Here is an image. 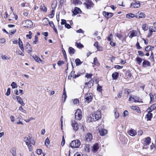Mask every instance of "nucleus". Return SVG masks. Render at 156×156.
Instances as JSON below:
<instances>
[{"instance_id": "obj_29", "label": "nucleus", "mask_w": 156, "mask_h": 156, "mask_svg": "<svg viewBox=\"0 0 156 156\" xmlns=\"http://www.w3.org/2000/svg\"><path fill=\"white\" fill-rule=\"evenodd\" d=\"M75 62L76 66L80 65L82 63V62L80 61L79 58H76L75 60Z\"/></svg>"}, {"instance_id": "obj_2", "label": "nucleus", "mask_w": 156, "mask_h": 156, "mask_svg": "<svg viewBox=\"0 0 156 156\" xmlns=\"http://www.w3.org/2000/svg\"><path fill=\"white\" fill-rule=\"evenodd\" d=\"M80 141L78 140H74L70 144V146L73 148H77L80 145Z\"/></svg>"}, {"instance_id": "obj_54", "label": "nucleus", "mask_w": 156, "mask_h": 156, "mask_svg": "<svg viewBox=\"0 0 156 156\" xmlns=\"http://www.w3.org/2000/svg\"><path fill=\"white\" fill-rule=\"evenodd\" d=\"M10 94V89L9 88H8L7 92L5 94L7 96H9Z\"/></svg>"}, {"instance_id": "obj_61", "label": "nucleus", "mask_w": 156, "mask_h": 156, "mask_svg": "<svg viewBox=\"0 0 156 156\" xmlns=\"http://www.w3.org/2000/svg\"><path fill=\"white\" fill-rule=\"evenodd\" d=\"M65 144V140L64 136H62V141L61 143V145L62 146H63Z\"/></svg>"}, {"instance_id": "obj_36", "label": "nucleus", "mask_w": 156, "mask_h": 156, "mask_svg": "<svg viewBox=\"0 0 156 156\" xmlns=\"http://www.w3.org/2000/svg\"><path fill=\"white\" fill-rule=\"evenodd\" d=\"M142 29L144 31L147 30L148 29V27L146 24H144L142 26Z\"/></svg>"}, {"instance_id": "obj_24", "label": "nucleus", "mask_w": 156, "mask_h": 156, "mask_svg": "<svg viewBox=\"0 0 156 156\" xmlns=\"http://www.w3.org/2000/svg\"><path fill=\"white\" fill-rule=\"evenodd\" d=\"M119 73L117 72H115L113 73L112 75V77L114 80H116L119 76Z\"/></svg>"}, {"instance_id": "obj_23", "label": "nucleus", "mask_w": 156, "mask_h": 156, "mask_svg": "<svg viewBox=\"0 0 156 156\" xmlns=\"http://www.w3.org/2000/svg\"><path fill=\"white\" fill-rule=\"evenodd\" d=\"M33 57L35 59V60L37 62H43L42 60L39 57L36 55L33 56Z\"/></svg>"}, {"instance_id": "obj_17", "label": "nucleus", "mask_w": 156, "mask_h": 156, "mask_svg": "<svg viewBox=\"0 0 156 156\" xmlns=\"http://www.w3.org/2000/svg\"><path fill=\"white\" fill-rule=\"evenodd\" d=\"M142 65L144 67H146L147 66H150V63L148 61L144 60V61L142 63Z\"/></svg>"}, {"instance_id": "obj_26", "label": "nucleus", "mask_w": 156, "mask_h": 156, "mask_svg": "<svg viewBox=\"0 0 156 156\" xmlns=\"http://www.w3.org/2000/svg\"><path fill=\"white\" fill-rule=\"evenodd\" d=\"M73 4L75 5H81L82 4V2L79 0H73Z\"/></svg>"}, {"instance_id": "obj_53", "label": "nucleus", "mask_w": 156, "mask_h": 156, "mask_svg": "<svg viewBox=\"0 0 156 156\" xmlns=\"http://www.w3.org/2000/svg\"><path fill=\"white\" fill-rule=\"evenodd\" d=\"M77 44V46L78 48H82L83 47V45L80 43H76Z\"/></svg>"}, {"instance_id": "obj_44", "label": "nucleus", "mask_w": 156, "mask_h": 156, "mask_svg": "<svg viewBox=\"0 0 156 156\" xmlns=\"http://www.w3.org/2000/svg\"><path fill=\"white\" fill-rule=\"evenodd\" d=\"M50 140H49V139L48 138H47L46 139L45 141V145L46 146H47L49 145V144H50Z\"/></svg>"}, {"instance_id": "obj_56", "label": "nucleus", "mask_w": 156, "mask_h": 156, "mask_svg": "<svg viewBox=\"0 0 156 156\" xmlns=\"http://www.w3.org/2000/svg\"><path fill=\"white\" fill-rule=\"evenodd\" d=\"M122 94V91H120L119 92L118 97L119 98H121V96Z\"/></svg>"}, {"instance_id": "obj_45", "label": "nucleus", "mask_w": 156, "mask_h": 156, "mask_svg": "<svg viewBox=\"0 0 156 156\" xmlns=\"http://www.w3.org/2000/svg\"><path fill=\"white\" fill-rule=\"evenodd\" d=\"M98 42H96L94 43V46L96 48H97L98 51H101V49H99V46H98Z\"/></svg>"}, {"instance_id": "obj_33", "label": "nucleus", "mask_w": 156, "mask_h": 156, "mask_svg": "<svg viewBox=\"0 0 156 156\" xmlns=\"http://www.w3.org/2000/svg\"><path fill=\"white\" fill-rule=\"evenodd\" d=\"M67 98V96L66 94V92L65 90V89H64L63 91V94L62 96V98H64V100L63 101V102H65Z\"/></svg>"}, {"instance_id": "obj_18", "label": "nucleus", "mask_w": 156, "mask_h": 156, "mask_svg": "<svg viewBox=\"0 0 156 156\" xmlns=\"http://www.w3.org/2000/svg\"><path fill=\"white\" fill-rule=\"evenodd\" d=\"M151 142V139L149 137H147L144 141V144L146 145L149 144Z\"/></svg>"}, {"instance_id": "obj_58", "label": "nucleus", "mask_w": 156, "mask_h": 156, "mask_svg": "<svg viewBox=\"0 0 156 156\" xmlns=\"http://www.w3.org/2000/svg\"><path fill=\"white\" fill-rule=\"evenodd\" d=\"M19 109L20 111H21L22 112H23V113H25L26 112V111L24 109H23V107L21 106H20L19 108Z\"/></svg>"}, {"instance_id": "obj_42", "label": "nucleus", "mask_w": 156, "mask_h": 156, "mask_svg": "<svg viewBox=\"0 0 156 156\" xmlns=\"http://www.w3.org/2000/svg\"><path fill=\"white\" fill-rule=\"evenodd\" d=\"M2 58L3 60H9L10 59V57L7 56L5 55H2Z\"/></svg>"}, {"instance_id": "obj_63", "label": "nucleus", "mask_w": 156, "mask_h": 156, "mask_svg": "<svg viewBox=\"0 0 156 156\" xmlns=\"http://www.w3.org/2000/svg\"><path fill=\"white\" fill-rule=\"evenodd\" d=\"M65 1V0H60L59 1V5L62 6Z\"/></svg>"}, {"instance_id": "obj_52", "label": "nucleus", "mask_w": 156, "mask_h": 156, "mask_svg": "<svg viewBox=\"0 0 156 156\" xmlns=\"http://www.w3.org/2000/svg\"><path fill=\"white\" fill-rule=\"evenodd\" d=\"M114 67L117 69H122L123 66H120L119 65H116L114 66Z\"/></svg>"}, {"instance_id": "obj_25", "label": "nucleus", "mask_w": 156, "mask_h": 156, "mask_svg": "<svg viewBox=\"0 0 156 156\" xmlns=\"http://www.w3.org/2000/svg\"><path fill=\"white\" fill-rule=\"evenodd\" d=\"M19 46L20 48L21 49L22 52L24 51V49L23 47V42L22 41L19 42Z\"/></svg>"}, {"instance_id": "obj_37", "label": "nucleus", "mask_w": 156, "mask_h": 156, "mask_svg": "<svg viewBox=\"0 0 156 156\" xmlns=\"http://www.w3.org/2000/svg\"><path fill=\"white\" fill-rule=\"evenodd\" d=\"M11 85L12 87V88L13 89L17 87V84L14 82H12Z\"/></svg>"}, {"instance_id": "obj_6", "label": "nucleus", "mask_w": 156, "mask_h": 156, "mask_svg": "<svg viewBox=\"0 0 156 156\" xmlns=\"http://www.w3.org/2000/svg\"><path fill=\"white\" fill-rule=\"evenodd\" d=\"M24 26L25 27H26L27 28H30L32 27L33 24L31 20H28L24 21Z\"/></svg>"}, {"instance_id": "obj_27", "label": "nucleus", "mask_w": 156, "mask_h": 156, "mask_svg": "<svg viewBox=\"0 0 156 156\" xmlns=\"http://www.w3.org/2000/svg\"><path fill=\"white\" fill-rule=\"evenodd\" d=\"M69 52L70 54H73L75 51V50L72 47H69Z\"/></svg>"}, {"instance_id": "obj_30", "label": "nucleus", "mask_w": 156, "mask_h": 156, "mask_svg": "<svg viewBox=\"0 0 156 156\" xmlns=\"http://www.w3.org/2000/svg\"><path fill=\"white\" fill-rule=\"evenodd\" d=\"M40 9L42 11L45 12H46L47 11V8L44 5H41L40 7Z\"/></svg>"}, {"instance_id": "obj_13", "label": "nucleus", "mask_w": 156, "mask_h": 156, "mask_svg": "<svg viewBox=\"0 0 156 156\" xmlns=\"http://www.w3.org/2000/svg\"><path fill=\"white\" fill-rule=\"evenodd\" d=\"M135 2L131 3L130 7L131 8H137L140 6V4L139 2Z\"/></svg>"}, {"instance_id": "obj_62", "label": "nucleus", "mask_w": 156, "mask_h": 156, "mask_svg": "<svg viewBox=\"0 0 156 156\" xmlns=\"http://www.w3.org/2000/svg\"><path fill=\"white\" fill-rule=\"evenodd\" d=\"M24 140L25 143H26V142H27L28 143H30V140L28 138L26 137L24 138Z\"/></svg>"}, {"instance_id": "obj_64", "label": "nucleus", "mask_w": 156, "mask_h": 156, "mask_svg": "<svg viewBox=\"0 0 156 156\" xmlns=\"http://www.w3.org/2000/svg\"><path fill=\"white\" fill-rule=\"evenodd\" d=\"M62 22L61 23V25H64V24H66V20H64V19H62Z\"/></svg>"}, {"instance_id": "obj_15", "label": "nucleus", "mask_w": 156, "mask_h": 156, "mask_svg": "<svg viewBox=\"0 0 156 156\" xmlns=\"http://www.w3.org/2000/svg\"><path fill=\"white\" fill-rule=\"evenodd\" d=\"M16 97L17 98V102L19 104H20L22 106H24L25 105V104L23 102L21 98L19 96H16Z\"/></svg>"}, {"instance_id": "obj_14", "label": "nucleus", "mask_w": 156, "mask_h": 156, "mask_svg": "<svg viewBox=\"0 0 156 156\" xmlns=\"http://www.w3.org/2000/svg\"><path fill=\"white\" fill-rule=\"evenodd\" d=\"M100 134L101 136H104L107 133V131L106 129H101L99 130Z\"/></svg>"}, {"instance_id": "obj_59", "label": "nucleus", "mask_w": 156, "mask_h": 156, "mask_svg": "<svg viewBox=\"0 0 156 156\" xmlns=\"http://www.w3.org/2000/svg\"><path fill=\"white\" fill-rule=\"evenodd\" d=\"M136 46L138 49H140L142 48V47L140 46L139 43L138 42H137Z\"/></svg>"}, {"instance_id": "obj_32", "label": "nucleus", "mask_w": 156, "mask_h": 156, "mask_svg": "<svg viewBox=\"0 0 156 156\" xmlns=\"http://www.w3.org/2000/svg\"><path fill=\"white\" fill-rule=\"evenodd\" d=\"M149 32H155L156 31V27H149Z\"/></svg>"}, {"instance_id": "obj_16", "label": "nucleus", "mask_w": 156, "mask_h": 156, "mask_svg": "<svg viewBox=\"0 0 156 156\" xmlns=\"http://www.w3.org/2000/svg\"><path fill=\"white\" fill-rule=\"evenodd\" d=\"M128 134L131 136H134L136 134V131L131 129L128 132Z\"/></svg>"}, {"instance_id": "obj_7", "label": "nucleus", "mask_w": 156, "mask_h": 156, "mask_svg": "<svg viewBox=\"0 0 156 156\" xmlns=\"http://www.w3.org/2000/svg\"><path fill=\"white\" fill-rule=\"evenodd\" d=\"M140 34V31L138 30L136 31L135 30H133L132 31L129 32L130 35L129 37L132 38L134 36H137Z\"/></svg>"}, {"instance_id": "obj_39", "label": "nucleus", "mask_w": 156, "mask_h": 156, "mask_svg": "<svg viewBox=\"0 0 156 156\" xmlns=\"http://www.w3.org/2000/svg\"><path fill=\"white\" fill-rule=\"evenodd\" d=\"M136 60L137 61V63L140 65L141 63L142 60V59L139 57H137L136 58Z\"/></svg>"}, {"instance_id": "obj_3", "label": "nucleus", "mask_w": 156, "mask_h": 156, "mask_svg": "<svg viewBox=\"0 0 156 156\" xmlns=\"http://www.w3.org/2000/svg\"><path fill=\"white\" fill-rule=\"evenodd\" d=\"M83 5L87 9H91L94 5V4L91 0L86 1L85 2L83 3Z\"/></svg>"}, {"instance_id": "obj_8", "label": "nucleus", "mask_w": 156, "mask_h": 156, "mask_svg": "<svg viewBox=\"0 0 156 156\" xmlns=\"http://www.w3.org/2000/svg\"><path fill=\"white\" fill-rule=\"evenodd\" d=\"M72 12L73 13L72 16H73L76 15L79 13H81L82 11L79 8L75 7L74 9H72Z\"/></svg>"}, {"instance_id": "obj_50", "label": "nucleus", "mask_w": 156, "mask_h": 156, "mask_svg": "<svg viewBox=\"0 0 156 156\" xmlns=\"http://www.w3.org/2000/svg\"><path fill=\"white\" fill-rule=\"evenodd\" d=\"M38 37L37 35H36L34 37V41L33 43L34 44H36L38 42Z\"/></svg>"}, {"instance_id": "obj_46", "label": "nucleus", "mask_w": 156, "mask_h": 156, "mask_svg": "<svg viewBox=\"0 0 156 156\" xmlns=\"http://www.w3.org/2000/svg\"><path fill=\"white\" fill-rule=\"evenodd\" d=\"M16 53L18 55H20L22 56H24V54L21 52L20 50H18L16 51Z\"/></svg>"}, {"instance_id": "obj_57", "label": "nucleus", "mask_w": 156, "mask_h": 156, "mask_svg": "<svg viewBox=\"0 0 156 156\" xmlns=\"http://www.w3.org/2000/svg\"><path fill=\"white\" fill-rule=\"evenodd\" d=\"M37 154L38 155H40L42 152V151L41 149H38L37 151Z\"/></svg>"}, {"instance_id": "obj_55", "label": "nucleus", "mask_w": 156, "mask_h": 156, "mask_svg": "<svg viewBox=\"0 0 156 156\" xmlns=\"http://www.w3.org/2000/svg\"><path fill=\"white\" fill-rule=\"evenodd\" d=\"M102 87L100 86L99 84L97 86V90L99 92H101L102 90Z\"/></svg>"}, {"instance_id": "obj_4", "label": "nucleus", "mask_w": 156, "mask_h": 156, "mask_svg": "<svg viewBox=\"0 0 156 156\" xmlns=\"http://www.w3.org/2000/svg\"><path fill=\"white\" fill-rule=\"evenodd\" d=\"M81 111L80 109H78L75 113V119L77 120H80L82 118Z\"/></svg>"}, {"instance_id": "obj_10", "label": "nucleus", "mask_w": 156, "mask_h": 156, "mask_svg": "<svg viewBox=\"0 0 156 156\" xmlns=\"http://www.w3.org/2000/svg\"><path fill=\"white\" fill-rule=\"evenodd\" d=\"M102 13L103 16L107 19L110 18L113 15V13L108 12L105 11H103Z\"/></svg>"}, {"instance_id": "obj_41", "label": "nucleus", "mask_w": 156, "mask_h": 156, "mask_svg": "<svg viewBox=\"0 0 156 156\" xmlns=\"http://www.w3.org/2000/svg\"><path fill=\"white\" fill-rule=\"evenodd\" d=\"M114 115L116 119L118 118L119 116V113L117 112L116 109L114 110Z\"/></svg>"}, {"instance_id": "obj_22", "label": "nucleus", "mask_w": 156, "mask_h": 156, "mask_svg": "<svg viewBox=\"0 0 156 156\" xmlns=\"http://www.w3.org/2000/svg\"><path fill=\"white\" fill-rule=\"evenodd\" d=\"M86 138L87 141H90L92 138V135L90 133H88L86 136Z\"/></svg>"}, {"instance_id": "obj_51", "label": "nucleus", "mask_w": 156, "mask_h": 156, "mask_svg": "<svg viewBox=\"0 0 156 156\" xmlns=\"http://www.w3.org/2000/svg\"><path fill=\"white\" fill-rule=\"evenodd\" d=\"M10 152L13 156H16V151L15 150L12 149Z\"/></svg>"}, {"instance_id": "obj_40", "label": "nucleus", "mask_w": 156, "mask_h": 156, "mask_svg": "<svg viewBox=\"0 0 156 156\" xmlns=\"http://www.w3.org/2000/svg\"><path fill=\"white\" fill-rule=\"evenodd\" d=\"M134 17V15L133 13H129L126 15V17L129 18H133Z\"/></svg>"}, {"instance_id": "obj_31", "label": "nucleus", "mask_w": 156, "mask_h": 156, "mask_svg": "<svg viewBox=\"0 0 156 156\" xmlns=\"http://www.w3.org/2000/svg\"><path fill=\"white\" fill-rule=\"evenodd\" d=\"M93 62L94 65L98 66H99L100 64L98 61L97 58L95 57L94 58Z\"/></svg>"}, {"instance_id": "obj_38", "label": "nucleus", "mask_w": 156, "mask_h": 156, "mask_svg": "<svg viewBox=\"0 0 156 156\" xmlns=\"http://www.w3.org/2000/svg\"><path fill=\"white\" fill-rule=\"evenodd\" d=\"M137 16H139L138 18H143L145 17V14L144 13H142L141 12L139 14V15Z\"/></svg>"}, {"instance_id": "obj_11", "label": "nucleus", "mask_w": 156, "mask_h": 156, "mask_svg": "<svg viewBox=\"0 0 156 156\" xmlns=\"http://www.w3.org/2000/svg\"><path fill=\"white\" fill-rule=\"evenodd\" d=\"M94 83V81L91 79L89 81L87 82H86L85 85L86 86H87V87L88 88H90L93 86Z\"/></svg>"}, {"instance_id": "obj_48", "label": "nucleus", "mask_w": 156, "mask_h": 156, "mask_svg": "<svg viewBox=\"0 0 156 156\" xmlns=\"http://www.w3.org/2000/svg\"><path fill=\"white\" fill-rule=\"evenodd\" d=\"M93 75L91 74H89L88 73H87L85 75V77L87 78L91 79Z\"/></svg>"}, {"instance_id": "obj_21", "label": "nucleus", "mask_w": 156, "mask_h": 156, "mask_svg": "<svg viewBox=\"0 0 156 156\" xmlns=\"http://www.w3.org/2000/svg\"><path fill=\"white\" fill-rule=\"evenodd\" d=\"M150 112H151L154 110H156V103L151 105L148 108Z\"/></svg>"}, {"instance_id": "obj_20", "label": "nucleus", "mask_w": 156, "mask_h": 156, "mask_svg": "<svg viewBox=\"0 0 156 156\" xmlns=\"http://www.w3.org/2000/svg\"><path fill=\"white\" fill-rule=\"evenodd\" d=\"M130 108L131 109L133 110H136L137 112L140 113V110L139 107L136 106H130Z\"/></svg>"}, {"instance_id": "obj_34", "label": "nucleus", "mask_w": 156, "mask_h": 156, "mask_svg": "<svg viewBox=\"0 0 156 156\" xmlns=\"http://www.w3.org/2000/svg\"><path fill=\"white\" fill-rule=\"evenodd\" d=\"M154 47L151 46H148L146 47L145 48V50L146 51H149L150 50L153 49Z\"/></svg>"}, {"instance_id": "obj_9", "label": "nucleus", "mask_w": 156, "mask_h": 156, "mask_svg": "<svg viewBox=\"0 0 156 156\" xmlns=\"http://www.w3.org/2000/svg\"><path fill=\"white\" fill-rule=\"evenodd\" d=\"M71 125L75 130L76 131L79 129V126L77 122L75 120H73L72 121Z\"/></svg>"}, {"instance_id": "obj_35", "label": "nucleus", "mask_w": 156, "mask_h": 156, "mask_svg": "<svg viewBox=\"0 0 156 156\" xmlns=\"http://www.w3.org/2000/svg\"><path fill=\"white\" fill-rule=\"evenodd\" d=\"M26 144L27 145L30 151H31L32 150V146L30 143H28L26 142Z\"/></svg>"}, {"instance_id": "obj_43", "label": "nucleus", "mask_w": 156, "mask_h": 156, "mask_svg": "<svg viewBox=\"0 0 156 156\" xmlns=\"http://www.w3.org/2000/svg\"><path fill=\"white\" fill-rule=\"evenodd\" d=\"M51 13L49 15V17L50 18H52L53 17L54 15V10H52L51 11Z\"/></svg>"}, {"instance_id": "obj_5", "label": "nucleus", "mask_w": 156, "mask_h": 156, "mask_svg": "<svg viewBox=\"0 0 156 156\" xmlns=\"http://www.w3.org/2000/svg\"><path fill=\"white\" fill-rule=\"evenodd\" d=\"M84 100L85 101L88 103H90L92 99V94L90 93H87L85 96Z\"/></svg>"}, {"instance_id": "obj_49", "label": "nucleus", "mask_w": 156, "mask_h": 156, "mask_svg": "<svg viewBox=\"0 0 156 156\" xmlns=\"http://www.w3.org/2000/svg\"><path fill=\"white\" fill-rule=\"evenodd\" d=\"M73 103L74 104H76L79 102V100L78 99H75L73 100Z\"/></svg>"}, {"instance_id": "obj_1", "label": "nucleus", "mask_w": 156, "mask_h": 156, "mask_svg": "<svg viewBox=\"0 0 156 156\" xmlns=\"http://www.w3.org/2000/svg\"><path fill=\"white\" fill-rule=\"evenodd\" d=\"M101 117V112L98 111H96L92 114V119L91 121H95L100 119Z\"/></svg>"}, {"instance_id": "obj_28", "label": "nucleus", "mask_w": 156, "mask_h": 156, "mask_svg": "<svg viewBox=\"0 0 156 156\" xmlns=\"http://www.w3.org/2000/svg\"><path fill=\"white\" fill-rule=\"evenodd\" d=\"M43 21H44V24L45 25H48V23H49V21L48 19L46 18H44Z\"/></svg>"}, {"instance_id": "obj_47", "label": "nucleus", "mask_w": 156, "mask_h": 156, "mask_svg": "<svg viewBox=\"0 0 156 156\" xmlns=\"http://www.w3.org/2000/svg\"><path fill=\"white\" fill-rule=\"evenodd\" d=\"M64 63V62L62 60H59L57 62V64L58 66H60Z\"/></svg>"}, {"instance_id": "obj_19", "label": "nucleus", "mask_w": 156, "mask_h": 156, "mask_svg": "<svg viewBox=\"0 0 156 156\" xmlns=\"http://www.w3.org/2000/svg\"><path fill=\"white\" fill-rule=\"evenodd\" d=\"M151 112H148V114L146 115V118L147 119V120H150L152 117V114Z\"/></svg>"}, {"instance_id": "obj_60", "label": "nucleus", "mask_w": 156, "mask_h": 156, "mask_svg": "<svg viewBox=\"0 0 156 156\" xmlns=\"http://www.w3.org/2000/svg\"><path fill=\"white\" fill-rule=\"evenodd\" d=\"M116 36L119 39H121L122 37V35L121 34L118 33L116 34Z\"/></svg>"}, {"instance_id": "obj_12", "label": "nucleus", "mask_w": 156, "mask_h": 156, "mask_svg": "<svg viewBox=\"0 0 156 156\" xmlns=\"http://www.w3.org/2000/svg\"><path fill=\"white\" fill-rule=\"evenodd\" d=\"M99 148V145L98 143L94 144L93 147L92 151L94 153L96 152Z\"/></svg>"}]
</instances>
